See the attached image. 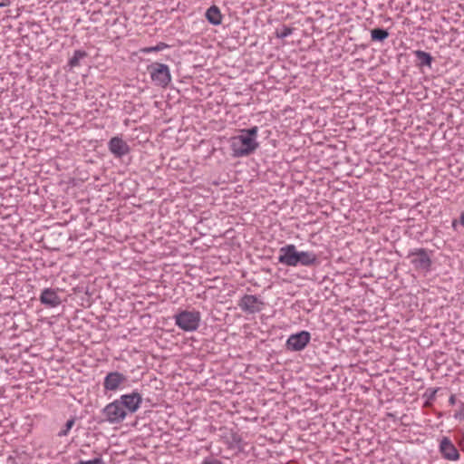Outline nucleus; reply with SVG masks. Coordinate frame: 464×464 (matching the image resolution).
I'll return each mask as SVG.
<instances>
[{"label":"nucleus","mask_w":464,"mask_h":464,"mask_svg":"<svg viewBox=\"0 0 464 464\" xmlns=\"http://www.w3.org/2000/svg\"><path fill=\"white\" fill-rule=\"evenodd\" d=\"M142 403V396L138 392L121 395L119 399L108 403L102 411L103 420L110 424H119L128 413L136 412Z\"/></svg>","instance_id":"obj_1"},{"label":"nucleus","mask_w":464,"mask_h":464,"mask_svg":"<svg viewBox=\"0 0 464 464\" xmlns=\"http://www.w3.org/2000/svg\"><path fill=\"white\" fill-rule=\"evenodd\" d=\"M258 127L239 130L229 139V146L235 158L247 157L258 148Z\"/></svg>","instance_id":"obj_2"},{"label":"nucleus","mask_w":464,"mask_h":464,"mask_svg":"<svg viewBox=\"0 0 464 464\" xmlns=\"http://www.w3.org/2000/svg\"><path fill=\"white\" fill-rule=\"evenodd\" d=\"M175 324L186 332L196 331L201 321V314L197 310H183L174 316Z\"/></svg>","instance_id":"obj_3"},{"label":"nucleus","mask_w":464,"mask_h":464,"mask_svg":"<svg viewBox=\"0 0 464 464\" xmlns=\"http://www.w3.org/2000/svg\"><path fill=\"white\" fill-rule=\"evenodd\" d=\"M411 264L414 269L421 272L428 273L431 266V259L428 251L424 248H418L411 251L409 256Z\"/></svg>","instance_id":"obj_4"},{"label":"nucleus","mask_w":464,"mask_h":464,"mask_svg":"<svg viewBox=\"0 0 464 464\" xmlns=\"http://www.w3.org/2000/svg\"><path fill=\"white\" fill-rule=\"evenodd\" d=\"M151 80L159 86L165 87L170 81L171 76L168 65L163 63H152L148 67Z\"/></svg>","instance_id":"obj_5"},{"label":"nucleus","mask_w":464,"mask_h":464,"mask_svg":"<svg viewBox=\"0 0 464 464\" xmlns=\"http://www.w3.org/2000/svg\"><path fill=\"white\" fill-rule=\"evenodd\" d=\"M298 250L295 245H286L279 249L278 261L288 266H297Z\"/></svg>","instance_id":"obj_6"},{"label":"nucleus","mask_w":464,"mask_h":464,"mask_svg":"<svg viewBox=\"0 0 464 464\" xmlns=\"http://www.w3.org/2000/svg\"><path fill=\"white\" fill-rule=\"evenodd\" d=\"M310 334L306 331L292 334L286 341V347L291 351H301L310 342Z\"/></svg>","instance_id":"obj_7"},{"label":"nucleus","mask_w":464,"mask_h":464,"mask_svg":"<svg viewBox=\"0 0 464 464\" xmlns=\"http://www.w3.org/2000/svg\"><path fill=\"white\" fill-rule=\"evenodd\" d=\"M127 381V377L119 372H109L103 381V388L105 391H117L123 383Z\"/></svg>","instance_id":"obj_8"},{"label":"nucleus","mask_w":464,"mask_h":464,"mask_svg":"<svg viewBox=\"0 0 464 464\" xmlns=\"http://www.w3.org/2000/svg\"><path fill=\"white\" fill-rule=\"evenodd\" d=\"M108 147L110 151L117 158H121L130 152V147L127 142L118 136L112 137L110 140Z\"/></svg>","instance_id":"obj_9"},{"label":"nucleus","mask_w":464,"mask_h":464,"mask_svg":"<svg viewBox=\"0 0 464 464\" xmlns=\"http://www.w3.org/2000/svg\"><path fill=\"white\" fill-rule=\"evenodd\" d=\"M262 303L258 298L252 295H244L238 302V306L246 312L256 313L261 309Z\"/></svg>","instance_id":"obj_10"},{"label":"nucleus","mask_w":464,"mask_h":464,"mask_svg":"<svg viewBox=\"0 0 464 464\" xmlns=\"http://www.w3.org/2000/svg\"><path fill=\"white\" fill-rule=\"evenodd\" d=\"M440 450L442 456L449 460H458L459 453L454 444L448 439L443 438L440 441Z\"/></svg>","instance_id":"obj_11"},{"label":"nucleus","mask_w":464,"mask_h":464,"mask_svg":"<svg viewBox=\"0 0 464 464\" xmlns=\"http://www.w3.org/2000/svg\"><path fill=\"white\" fill-rule=\"evenodd\" d=\"M40 301L49 307H56L61 304V298L57 292L51 288H46L42 292Z\"/></svg>","instance_id":"obj_12"},{"label":"nucleus","mask_w":464,"mask_h":464,"mask_svg":"<svg viewBox=\"0 0 464 464\" xmlns=\"http://www.w3.org/2000/svg\"><path fill=\"white\" fill-rule=\"evenodd\" d=\"M297 259V266H309L316 263L317 256L312 251H298Z\"/></svg>","instance_id":"obj_13"},{"label":"nucleus","mask_w":464,"mask_h":464,"mask_svg":"<svg viewBox=\"0 0 464 464\" xmlns=\"http://www.w3.org/2000/svg\"><path fill=\"white\" fill-rule=\"evenodd\" d=\"M207 20L214 24L218 25L222 23V14L217 5L210 6L206 12Z\"/></svg>","instance_id":"obj_14"},{"label":"nucleus","mask_w":464,"mask_h":464,"mask_svg":"<svg viewBox=\"0 0 464 464\" xmlns=\"http://www.w3.org/2000/svg\"><path fill=\"white\" fill-rule=\"evenodd\" d=\"M371 36L372 41L382 42L389 36V34L384 29L375 28L371 31Z\"/></svg>","instance_id":"obj_15"},{"label":"nucleus","mask_w":464,"mask_h":464,"mask_svg":"<svg viewBox=\"0 0 464 464\" xmlns=\"http://www.w3.org/2000/svg\"><path fill=\"white\" fill-rule=\"evenodd\" d=\"M86 56V53L81 50H77L74 52L72 57L69 61V65L71 67H77L80 65V61L83 57Z\"/></svg>","instance_id":"obj_16"},{"label":"nucleus","mask_w":464,"mask_h":464,"mask_svg":"<svg viewBox=\"0 0 464 464\" xmlns=\"http://www.w3.org/2000/svg\"><path fill=\"white\" fill-rule=\"evenodd\" d=\"M169 45L165 43H159L157 45L155 46H151V47H144L142 49H140V52L143 53H151V52H160V51H162L166 48H168Z\"/></svg>","instance_id":"obj_17"},{"label":"nucleus","mask_w":464,"mask_h":464,"mask_svg":"<svg viewBox=\"0 0 464 464\" xmlns=\"http://www.w3.org/2000/svg\"><path fill=\"white\" fill-rule=\"evenodd\" d=\"M417 56L419 59H420V61L422 62V63H425L427 65H430V63H431V56L425 53V52H422V51H418L416 53Z\"/></svg>","instance_id":"obj_18"},{"label":"nucleus","mask_w":464,"mask_h":464,"mask_svg":"<svg viewBox=\"0 0 464 464\" xmlns=\"http://www.w3.org/2000/svg\"><path fill=\"white\" fill-rule=\"evenodd\" d=\"M73 425H74L73 419L67 420L64 429H63L61 431H59L58 436H60V437L67 436Z\"/></svg>","instance_id":"obj_19"},{"label":"nucleus","mask_w":464,"mask_h":464,"mask_svg":"<svg viewBox=\"0 0 464 464\" xmlns=\"http://www.w3.org/2000/svg\"><path fill=\"white\" fill-rule=\"evenodd\" d=\"M102 459L101 458H95L90 460H82L79 464H102Z\"/></svg>","instance_id":"obj_20"},{"label":"nucleus","mask_w":464,"mask_h":464,"mask_svg":"<svg viewBox=\"0 0 464 464\" xmlns=\"http://www.w3.org/2000/svg\"><path fill=\"white\" fill-rule=\"evenodd\" d=\"M292 33V30L289 29V28H285L284 31L278 34L279 37H286L288 36L289 34H291Z\"/></svg>","instance_id":"obj_21"},{"label":"nucleus","mask_w":464,"mask_h":464,"mask_svg":"<svg viewBox=\"0 0 464 464\" xmlns=\"http://www.w3.org/2000/svg\"><path fill=\"white\" fill-rule=\"evenodd\" d=\"M203 464H221V462L217 459H211L204 461Z\"/></svg>","instance_id":"obj_22"},{"label":"nucleus","mask_w":464,"mask_h":464,"mask_svg":"<svg viewBox=\"0 0 464 464\" xmlns=\"http://www.w3.org/2000/svg\"><path fill=\"white\" fill-rule=\"evenodd\" d=\"M459 445L462 451H464V434L462 435L461 439L459 441Z\"/></svg>","instance_id":"obj_23"},{"label":"nucleus","mask_w":464,"mask_h":464,"mask_svg":"<svg viewBox=\"0 0 464 464\" xmlns=\"http://www.w3.org/2000/svg\"><path fill=\"white\" fill-rule=\"evenodd\" d=\"M459 222H460V224H461L462 226H464V214H462V215L460 216V220H459Z\"/></svg>","instance_id":"obj_24"},{"label":"nucleus","mask_w":464,"mask_h":464,"mask_svg":"<svg viewBox=\"0 0 464 464\" xmlns=\"http://www.w3.org/2000/svg\"><path fill=\"white\" fill-rule=\"evenodd\" d=\"M7 5H8L7 3L2 2V3H0V8L4 7V6H6Z\"/></svg>","instance_id":"obj_25"},{"label":"nucleus","mask_w":464,"mask_h":464,"mask_svg":"<svg viewBox=\"0 0 464 464\" xmlns=\"http://www.w3.org/2000/svg\"><path fill=\"white\" fill-rule=\"evenodd\" d=\"M456 226H457V221H456V220H454V221L452 222V227H453L454 228H456Z\"/></svg>","instance_id":"obj_26"},{"label":"nucleus","mask_w":464,"mask_h":464,"mask_svg":"<svg viewBox=\"0 0 464 464\" xmlns=\"http://www.w3.org/2000/svg\"><path fill=\"white\" fill-rule=\"evenodd\" d=\"M450 401H451V403L454 402V398L453 397L450 398Z\"/></svg>","instance_id":"obj_27"}]
</instances>
